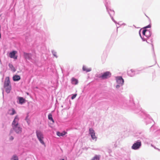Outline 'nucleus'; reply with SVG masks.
Here are the masks:
<instances>
[{"mask_svg":"<svg viewBox=\"0 0 160 160\" xmlns=\"http://www.w3.org/2000/svg\"><path fill=\"white\" fill-rule=\"evenodd\" d=\"M134 136L136 137L137 138H140L143 141L147 139L145 133L142 131H138L136 132Z\"/></svg>","mask_w":160,"mask_h":160,"instance_id":"4","label":"nucleus"},{"mask_svg":"<svg viewBox=\"0 0 160 160\" xmlns=\"http://www.w3.org/2000/svg\"><path fill=\"white\" fill-rule=\"evenodd\" d=\"M36 133L37 138L40 142L42 144L44 145L45 143L43 140L44 137L42 132L40 130H37Z\"/></svg>","mask_w":160,"mask_h":160,"instance_id":"7","label":"nucleus"},{"mask_svg":"<svg viewBox=\"0 0 160 160\" xmlns=\"http://www.w3.org/2000/svg\"><path fill=\"white\" fill-rule=\"evenodd\" d=\"M158 131V132H160V129H159V130Z\"/></svg>","mask_w":160,"mask_h":160,"instance_id":"40","label":"nucleus"},{"mask_svg":"<svg viewBox=\"0 0 160 160\" xmlns=\"http://www.w3.org/2000/svg\"><path fill=\"white\" fill-rule=\"evenodd\" d=\"M28 115H27V116L25 118V120L27 121V122L28 123Z\"/></svg>","mask_w":160,"mask_h":160,"instance_id":"33","label":"nucleus"},{"mask_svg":"<svg viewBox=\"0 0 160 160\" xmlns=\"http://www.w3.org/2000/svg\"><path fill=\"white\" fill-rule=\"evenodd\" d=\"M2 93H3V92H2Z\"/></svg>","mask_w":160,"mask_h":160,"instance_id":"43","label":"nucleus"},{"mask_svg":"<svg viewBox=\"0 0 160 160\" xmlns=\"http://www.w3.org/2000/svg\"><path fill=\"white\" fill-rule=\"evenodd\" d=\"M76 96H77V94H73L71 97V99H74L76 98Z\"/></svg>","mask_w":160,"mask_h":160,"instance_id":"31","label":"nucleus"},{"mask_svg":"<svg viewBox=\"0 0 160 160\" xmlns=\"http://www.w3.org/2000/svg\"><path fill=\"white\" fill-rule=\"evenodd\" d=\"M60 160H65L64 159H60Z\"/></svg>","mask_w":160,"mask_h":160,"instance_id":"41","label":"nucleus"},{"mask_svg":"<svg viewBox=\"0 0 160 160\" xmlns=\"http://www.w3.org/2000/svg\"><path fill=\"white\" fill-rule=\"evenodd\" d=\"M151 146H152V147H153L155 149L159 150L158 149L156 148L155 147H154V146H153V145L152 144H151Z\"/></svg>","mask_w":160,"mask_h":160,"instance_id":"37","label":"nucleus"},{"mask_svg":"<svg viewBox=\"0 0 160 160\" xmlns=\"http://www.w3.org/2000/svg\"><path fill=\"white\" fill-rule=\"evenodd\" d=\"M48 117L49 120L51 121L53 123L54 122V120L52 118V115L51 113H49L48 115Z\"/></svg>","mask_w":160,"mask_h":160,"instance_id":"24","label":"nucleus"},{"mask_svg":"<svg viewBox=\"0 0 160 160\" xmlns=\"http://www.w3.org/2000/svg\"><path fill=\"white\" fill-rule=\"evenodd\" d=\"M18 101L17 102L19 104L22 105L25 102L26 100L23 97H18Z\"/></svg>","mask_w":160,"mask_h":160,"instance_id":"14","label":"nucleus"},{"mask_svg":"<svg viewBox=\"0 0 160 160\" xmlns=\"http://www.w3.org/2000/svg\"><path fill=\"white\" fill-rule=\"evenodd\" d=\"M10 83V82L9 78L7 80H5L4 82V87L6 88V87L9 86Z\"/></svg>","mask_w":160,"mask_h":160,"instance_id":"18","label":"nucleus"},{"mask_svg":"<svg viewBox=\"0 0 160 160\" xmlns=\"http://www.w3.org/2000/svg\"><path fill=\"white\" fill-rule=\"evenodd\" d=\"M118 27L117 28V31H118Z\"/></svg>","mask_w":160,"mask_h":160,"instance_id":"44","label":"nucleus"},{"mask_svg":"<svg viewBox=\"0 0 160 160\" xmlns=\"http://www.w3.org/2000/svg\"><path fill=\"white\" fill-rule=\"evenodd\" d=\"M118 84L122 86L124 84V80L122 76H117L115 78Z\"/></svg>","mask_w":160,"mask_h":160,"instance_id":"9","label":"nucleus"},{"mask_svg":"<svg viewBox=\"0 0 160 160\" xmlns=\"http://www.w3.org/2000/svg\"><path fill=\"white\" fill-rule=\"evenodd\" d=\"M51 52L53 56L56 58H58V56L57 55V52L53 50H52Z\"/></svg>","mask_w":160,"mask_h":160,"instance_id":"22","label":"nucleus"},{"mask_svg":"<svg viewBox=\"0 0 160 160\" xmlns=\"http://www.w3.org/2000/svg\"><path fill=\"white\" fill-rule=\"evenodd\" d=\"M111 73L109 71H106L102 73V79H105L110 78L111 76Z\"/></svg>","mask_w":160,"mask_h":160,"instance_id":"8","label":"nucleus"},{"mask_svg":"<svg viewBox=\"0 0 160 160\" xmlns=\"http://www.w3.org/2000/svg\"><path fill=\"white\" fill-rule=\"evenodd\" d=\"M142 142L140 140H138L134 142L131 147V149L135 150H139L142 146Z\"/></svg>","mask_w":160,"mask_h":160,"instance_id":"6","label":"nucleus"},{"mask_svg":"<svg viewBox=\"0 0 160 160\" xmlns=\"http://www.w3.org/2000/svg\"><path fill=\"white\" fill-rule=\"evenodd\" d=\"M9 68L11 69V70L13 72H15L16 71L15 68L13 67L12 64L9 63L8 65Z\"/></svg>","mask_w":160,"mask_h":160,"instance_id":"21","label":"nucleus"},{"mask_svg":"<svg viewBox=\"0 0 160 160\" xmlns=\"http://www.w3.org/2000/svg\"><path fill=\"white\" fill-rule=\"evenodd\" d=\"M71 81L72 83V84L76 85H77L78 83V80L77 79H76L74 78H72Z\"/></svg>","mask_w":160,"mask_h":160,"instance_id":"15","label":"nucleus"},{"mask_svg":"<svg viewBox=\"0 0 160 160\" xmlns=\"http://www.w3.org/2000/svg\"><path fill=\"white\" fill-rule=\"evenodd\" d=\"M151 44L152 45V50L153 51V56L154 58V59L155 60V61L156 62V56H155V53L154 51L153 45L152 43H151Z\"/></svg>","mask_w":160,"mask_h":160,"instance_id":"25","label":"nucleus"},{"mask_svg":"<svg viewBox=\"0 0 160 160\" xmlns=\"http://www.w3.org/2000/svg\"><path fill=\"white\" fill-rule=\"evenodd\" d=\"M104 3L106 7L107 12L109 14L110 17L113 16L114 15V11L109 8L110 3L109 2H107L106 0H104Z\"/></svg>","mask_w":160,"mask_h":160,"instance_id":"5","label":"nucleus"},{"mask_svg":"<svg viewBox=\"0 0 160 160\" xmlns=\"http://www.w3.org/2000/svg\"><path fill=\"white\" fill-rule=\"evenodd\" d=\"M23 53V56L25 59L27 60H28L30 61L32 60V55L31 53H27L25 52H24Z\"/></svg>","mask_w":160,"mask_h":160,"instance_id":"11","label":"nucleus"},{"mask_svg":"<svg viewBox=\"0 0 160 160\" xmlns=\"http://www.w3.org/2000/svg\"><path fill=\"white\" fill-rule=\"evenodd\" d=\"M11 159L13 160H18V157L16 155H13L12 158Z\"/></svg>","mask_w":160,"mask_h":160,"instance_id":"28","label":"nucleus"},{"mask_svg":"<svg viewBox=\"0 0 160 160\" xmlns=\"http://www.w3.org/2000/svg\"><path fill=\"white\" fill-rule=\"evenodd\" d=\"M122 25H126V24L125 23H123L122 24Z\"/></svg>","mask_w":160,"mask_h":160,"instance_id":"39","label":"nucleus"},{"mask_svg":"<svg viewBox=\"0 0 160 160\" xmlns=\"http://www.w3.org/2000/svg\"><path fill=\"white\" fill-rule=\"evenodd\" d=\"M140 71H137L131 69L130 70L128 71V74L130 77H132L134 76L135 74H139L138 72Z\"/></svg>","mask_w":160,"mask_h":160,"instance_id":"12","label":"nucleus"},{"mask_svg":"<svg viewBox=\"0 0 160 160\" xmlns=\"http://www.w3.org/2000/svg\"><path fill=\"white\" fill-rule=\"evenodd\" d=\"M143 36L146 38V42L149 43H152L153 42V37L151 36L152 32L149 30L143 29L142 32Z\"/></svg>","mask_w":160,"mask_h":160,"instance_id":"3","label":"nucleus"},{"mask_svg":"<svg viewBox=\"0 0 160 160\" xmlns=\"http://www.w3.org/2000/svg\"><path fill=\"white\" fill-rule=\"evenodd\" d=\"M9 139L10 140H13L14 139V138L12 136H11L10 137Z\"/></svg>","mask_w":160,"mask_h":160,"instance_id":"35","label":"nucleus"},{"mask_svg":"<svg viewBox=\"0 0 160 160\" xmlns=\"http://www.w3.org/2000/svg\"><path fill=\"white\" fill-rule=\"evenodd\" d=\"M129 104H123V108L124 107H128L133 110L136 113H139L142 116V117L145 119V122L146 124L151 123L153 121V119L151 118L150 116L145 111L142 110L140 107H138L137 108H135V104L132 99L130 100L129 101Z\"/></svg>","mask_w":160,"mask_h":160,"instance_id":"1","label":"nucleus"},{"mask_svg":"<svg viewBox=\"0 0 160 160\" xmlns=\"http://www.w3.org/2000/svg\"><path fill=\"white\" fill-rule=\"evenodd\" d=\"M21 79V77L18 75H15L13 77V81L16 82L19 81Z\"/></svg>","mask_w":160,"mask_h":160,"instance_id":"16","label":"nucleus"},{"mask_svg":"<svg viewBox=\"0 0 160 160\" xmlns=\"http://www.w3.org/2000/svg\"><path fill=\"white\" fill-rule=\"evenodd\" d=\"M89 134L90 135L92 139L93 140H95V141H97V137L95 136V131L92 128H89Z\"/></svg>","mask_w":160,"mask_h":160,"instance_id":"10","label":"nucleus"},{"mask_svg":"<svg viewBox=\"0 0 160 160\" xmlns=\"http://www.w3.org/2000/svg\"><path fill=\"white\" fill-rule=\"evenodd\" d=\"M141 30H140L139 32V35H140L141 38H142V41H146V38L145 37H144V36L143 35V37H142L141 36Z\"/></svg>","mask_w":160,"mask_h":160,"instance_id":"26","label":"nucleus"},{"mask_svg":"<svg viewBox=\"0 0 160 160\" xmlns=\"http://www.w3.org/2000/svg\"><path fill=\"white\" fill-rule=\"evenodd\" d=\"M6 88V92L8 93H9L10 92V91L11 89V86L6 87V88Z\"/></svg>","mask_w":160,"mask_h":160,"instance_id":"23","label":"nucleus"},{"mask_svg":"<svg viewBox=\"0 0 160 160\" xmlns=\"http://www.w3.org/2000/svg\"><path fill=\"white\" fill-rule=\"evenodd\" d=\"M19 118L18 115H16L12 123V126L14 130L18 134L20 133L22 131V128L19 125Z\"/></svg>","mask_w":160,"mask_h":160,"instance_id":"2","label":"nucleus"},{"mask_svg":"<svg viewBox=\"0 0 160 160\" xmlns=\"http://www.w3.org/2000/svg\"><path fill=\"white\" fill-rule=\"evenodd\" d=\"M26 94L28 95H29V93L28 92H26Z\"/></svg>","mask_w":160,"mask_h":160,"instance_id":"38","label":"nucleus"},{"mask_svg":"<svg viewBox=\"0 0 160 160\" xmlns=\"http://www.w3.org/2000/svg\"><path fill=\"white\" fill-rule=\"evenodd\" d=\"M111 17V19H112V20L115 23H117V22L114 20V19L113 18V16H111V17Z\"/></svg>","mask_w":160,"mask_h":160,"instance_id":"32","label":"nucleus"},{"mask_svg":"<svg viewBox=\"0 0 160 160\" xmlns=\"http://www.w3.org/2000/svg\"><path fill=\"white\" fill-rule=\"evenodd\" d=\"M17 52L16 51L13 50L9 53V57L10 58H14L15 59H17L18 56L16 55Z\"/></svg>","mask_w":160,"mask_h":160,"instance_id":"13","label":"nucleus"},{"mask_svg":"<svg viewBox=\"0 0 160 160\" xmlns=\"http://www.w3.org/2000/svg\"><path fill=\"white\" fill-rule=\"evenodd\" d=\"M154 127V125H152L150 128V130L151 131L153 129Z\"/></svg>","mask_w":160,"mask_h":160,"instance_id":"36","label":"nucleus"},{"mask_svg":"<svg viewBox=\"0 0 160 160\" xmlns=\"http://www.w3.org/2000/svg\"><path fill=\"white\" fill-rule=\"evenodd\" d=\"M10 114L11 115H14L16 113V112L13 108H12L9 111Z\"/></svg>","mask_w":160,"mask_h":160,"instance_id":"19","label":"nucleus"},{"mask_svg":"<svg viewBox=\"0 0 160 160\" xmlns=\"http://www.w3.org/2000/svg\"><path fill=\"white\" fill-rule=\"evenodd\" d=\"M99 157L97 155H95L92 159V160H99Z\"/></svg>","mask_w":160,"mask_h":160,"instance_id":"29","label":"nucleus"},{"mask_svg":"<svg viewBox=\"0 0 160 160\" xmlns=\"http://www.w3.org/2000/svg\"><path fill=\"white\" fill-rule=\"evenodd\" d=\"M120 86H121V85L118 84V85H116V88L118 89V88H119V87H120Z\"/></svg>","mask_w":160,"mask_h":160,"instance_id":"34","label":"nucleus"},{"mask_svg":"<svg viewBox=\"0 0 160 160\" xmlns=\"http://www.w3.org/2000/svg\"><path fill=\"white\" fill-rule=\"evenodd\" d=\"M82 70L83 71H86V72H87L91 71L92 70V69L91 68L87 69L86 67L83 65L82 67Z\"/></svg>","mask_w":160,"mask_h":160,"instance_id":"20","label":"nucleus"},{"mask_svg":"<svg viewBox=\"0 0 160 160\" xmlns=\"http://www.w3.org/2000/svg\"><path fill=\"white\" fill-rule=\"evenodd\" d=\"M151 27V24H149L148 25L146 26V27H144V29H146L148 28H150Z\"/></svg>","mask_w":160,"mask_h":160,"instance_id":"30","label":"nucleus"},{"mask_svg":"<svg viewBox=\"0 0 160 160\" xmlns=\"http://www.w3.org/2000/svg\"><path fill=\"white\" fill-rule=\"evenodd\" d=\"M133 26L134 27H135L136 28V27H135V26L134 25H133Z\"/></svg>","mask_w":160,"mask_h":160,"instance_id":"42","label":"nucleus"},{"mask_svg":"<svg viewBox=\"0 0 160 160\" xmlns=\"http://www.w3.org/2000/svg\"><path fill=\"white\" fill-rule=\"evenodd\" d=\"M102 73H101V74L97 73L95 74V77L96 78H101L102 79Z\"/></svg>","mask_w":160,"mask_h":160,"instance_id":"27","label":"nucleus"},{"mask_svg":"<svg viewBox=\"0 0 160 160\" xmlns=\"http://www.w3.org/2000/svg\"><path fill=\"white\" fill-rule=\"evenodd\" d=\"M67 133V132L65 131H63L62 132H61L59 131L57 132V135L59 137L63 136Z\"/></svg>","mask_w":160,"mask_h":160,"instance_id":"17","label":"nucleus"}]
</instances>
